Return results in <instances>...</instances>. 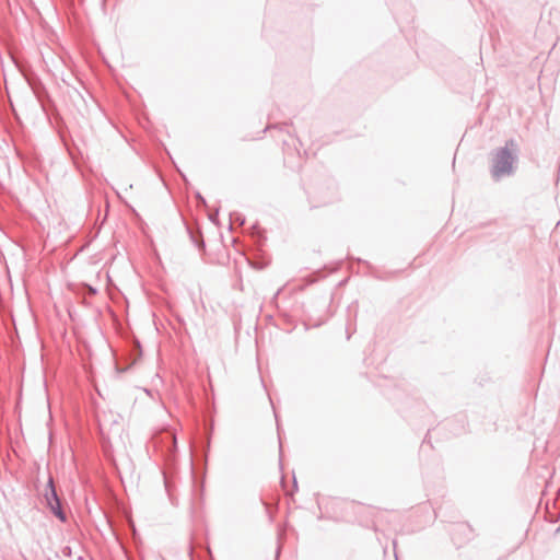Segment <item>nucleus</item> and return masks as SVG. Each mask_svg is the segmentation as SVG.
<instances>
[{"instance_id": "f257e3e1", "label": "nucleus", "mask_w": 560, "mask_h": 560, "mask_svg": "<svg viewBox=\"0 0 560 560\" xmlns=\"http://www.w3.org/2000/svg\"><path fill=\"white\" fill-rule=\"evenodd\" d=\"M518 153L520 145L514 138L508 139L503 147L490 152V174L493 180L499 182L515 173Z\"/></svg>"}, {"instance_id": "f03ea898", "label": "nucleus", "mask_w": 560, "mask_h": 560, "mask_svg": "<svg viewBox=\"0 0 560 560\" xmlns=\"http://www.w3.org/2000/svg\"><path fill=\"white\" fill-rule=\"evenodd\" d=\"M44 499L46 502V506L54 514V516L57 517L61 523H66L68 521V515L62 506L61 499L57 493L54 478L51 476H49L48 478L45 488Z\"/></svg>"}, {"instance_id": "7ed1b4c3", "label": "nucleus", "mask_w": 560, "mask_h": 560, "mask_svg": "<svg viewBox=\"0 0 560 560\" xmlns=\"http://www.w3.org/2000/svg\"><path fill=\"white\" fill-rule=\"evenodd\" d=\"M188 232H189V235H190V240L192 241V243L198 247V248H201L205 246V242L202 241V235L200 232H194L191 231L190 229H188Z\"/></svg>"}, {"instance_id": "20e7f679", "label": "nucleus", "mask_w": 560, "mask_h": 560, "mask_svg": "<svg viewBox=\"0 0 560 560\" xmlns=\"http://www.w3.org/2000/svg\"><path fill=\"white\" fill-rule=\"evenodd\" d=\"M141 354H142L141 345L137 340L132 345L131 355H133V360H132L131 364H135L137 362V360L140 359Z\"/></svg>"}, {"instance_id": "39448f33", "label": "nucleus", "mask_w": 560, "mask_h": 560, "mask_svg": "<svg viewBox=\"0 0 560 560\" xmlns=\"http://www.w3.org/2000/svg\"><path fill=\"white\" fill-rule=\"evenodd\" d=\"M109 418H114V413L113 412H103L102 416H98V423H100V428L101 430H103L104 427H106V423L108 422Z\"/></svg>"}, {"instance_id": "423d86ee", "label": "nucleus", "mask_w": 560, "mask_h": 560, "mask_svg": "<svg viewBox=\"0 0 560 560\" xmlns=\"http://www.w3.org/2000/svg\"><path fill=\"white\" fill-rule=\"evenodd\" d=\"M62 555H63L65 557L70 558V557L72 556V549H71V547H69V546L63 547V548H62Z\"/></svg>"}, {"instance_id": "0eeeda50", "label": "nucleus", "mask_w": 560, "mask_h": 560, "mask_svg": "<svg viewBox=\"0 0 560 560\" xmlns=\"http://www.w3.org/2000/svg\"><path fill=\"white\" fill-rule=\"evenodd\" d=\"M217 217H218V211H215V213H213V214H210L209 219H210V221L215 222Z\"/></svg>"}, {"instance_id": "6e6552de", "label": "nucleus", "mask_w": 560, "mask_h": 560, "mask_svg": "<svg viewBox=\"0 0 560 560\" xmlns=\"http://www.w3.org/2000/svg\"><path fill=\"white\" fill-rule=\"evenodd\" d=\"M197 198H198L202 203H206V199H205L200 194H197Z\"/></svg>"}, {"instance_id": "1a4fd4ad", "label": "nucleus", "mask_w": 560, "mask_h": 560, "mask_svg": "<svg viewBox=\"0 0 560 560\" xmlns=\"http://www.w3.org/2000/svg\"><path fill=\"white\" fill-rule=\"evenodd\" d=\"M116 418H119V415H114V418L112 419V423H117V419Z\"/></svg>"}, {"instance_id": "9d476101", "label": "nucleus", "mask_w": 560, "mask_h": 560, "mask_svg": "<svg viewBox=\"0 0 560 560\" xmlns=\"http://www.w3.org/2000/svg\"><path fill=\"white\" fill-rule=\"evenodd\" d=\"M290 125H291V124L284 122V124H282V125H281L280 129L282 130L283 128H287V127H289Z\"/></svg>"}, {"instance_id": "9b49d317", "label": "nucleus", "mask_w": 560, "mask_h": 560, "mask_svg": "<svg viewBox=\"0 0 560 560\" xmlns=\"http://www.w3.org/2000/svg\"><path fill=\"white\" fill-rule=\"evenodd\" d=\"M277 126H267L265 129H264V132L271 129V128H276Z\"/></svg>"}, {"instance_id": "f8f14e48", "label": "nucleus", "mask_w": 560, "mask_h": 560, "mask_svg": "<svg viewBox=\"0 0 560 560\" xmlns=\"http://www.w3.org/2000/svg\"><path fill=\"white\" fill-rule=\"evenodd\" d=\"M280 548H281V547H280V546H278V548H277V557H276V560H278V557H279V553H280Z\"/></svg>"}, {"instance_id": "ddd939ff", "label": "nucleus", "mask_w": 560, "mask_h": 560, "mask_svg": "<svg viewBox=\"0 0 560 560\" xmlns=\"http://www.w3.org/2000/svg\"><path fill=\"white\" fill-rule=\"evenodd\" d=\"M78 560H84L83 556H79Z\"/></svg>"}]
</instances>
